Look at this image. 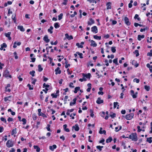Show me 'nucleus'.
Instances as JSON below:
<instances>
[{"instance_id": "f257e3e1", "label": "nucleus", "mask_w": 152, "mask_h": 152, "mask_svg": "<svg viewBox=\"0 0 152 152\" xmlns=\"http://www.w3.org/2000/svg\"><path fill=\"white\" fill-rule=\"evenodd\" d=\"M3 76L5 78L9 77L10 78H12V76L10 74V72L7 70H5L4 71L3 73Z\"/></svg>"}, {"instance_id": "f03ea898", "label": "nucleus", "mask_w": 152, "mask_h": 152, "mask_svg": "<svg viewBox=\"0 0 152 152\" xmlns=\"http://www.w3.org/2000/svg\"><path fill=\"white\" fill-rule=\"evenodd\" d=\"M129 138L132 139V140L136 141L137 140V134L136 133L132 134L129 136Z\"/></svg>"}, {"instance_id": "7ed1b4c3", "label": "nucleus", "mask_w": 152, "mask_h": 152, "mask_svg": "<svg viewBox=\"0 0 152 152\" xmlns=\"http://www.w3.org/2000/svg\"><path fill=\"white\" fill-rule=\"evenodd\" d=\"M14 143L11 140H8L6 143V146L8 148H10L12 147Z\"/></svg>"}, {"instance_id": "20e7f679", "label": "nucleus", "mask_w": 152, "mask_h": 152, "mask_svg": "<svg viewBox=\"0 0 152 152\" xmlns=\"http://www.w3.org/2000/svg\"><path fill=\"white\" fill-rule=\"evenodd\" d=\"M134 116V114L133 113H131L125 116V118L128 120H130L132 119Z\"/></svg>"}, {"instance_id": "39448f33", "label": "nucleus", "mask_w": 152, "mask_h": 152, "mask_svg": "<svg viewBox=\"0 0 152 152\" xmlns=\"http://www.w3.org/2000/svg\"><path fill=\"white\" fill-rule=\"evenodd\" d=\"M137 92H136L135 93L133 90H131L130 91L131 95L132 96L133 98H137Z\"/></svg>"}, {"instance_id": "423d86ee", "label": "nucleus", "mask_w": 152, "mask_h": 152, "mask_svg": "<svg viewBox=\"0 0 152 152\" xmlns=\"http://www.w3.org/2000/svg\"><path fill=\"white\" fill-rule=\"evenodd\" d=\"M91 31L94 32L96 33L98 32L97 28L96 26H94L91 28Z\"/></svg>"}, {"instance_id": "0eeeda50", "label": "nucleus", "mask_w": 152, "mask_h": 152, "mask_svg": "<svg viewBox=\"0 0 152 152\" xmlns=\"http://www.w3.org/2000/svg\"><path fill=\"white\" fill-rule=\"evenodd\" d=\"M124 20L125 23L128 26H129L130 24V23L129 22L128 18L126 17L124 18Z\"/></svg>"}, {"instance_id": "6e6552de", "label": "nucleus", "mask_w": 152, "mask_h": 152, "mask_svg": "<svg viewBox=\"0 0 152 152\" xmlns=\"http://www.w3.org/2000/svg\"><path fill=\"white\" fill-rule=\"evenodd\" d=\"M94 21L93 19L92 18H90L88 22V25L91 26L93 24H94Z\"/></svg>"}, {"instance_id": "1a4fd4ad", "label": "nucleus", "mask_w": 152, "mask_h": 152, "mask_svg": "<svg viewBox=\"0 0 152 152\" xmlns=\"http://www.w3.org/2000/svg\"><path fill=\"white\" fill-rule=\"evenodd\" d=\"M12 98V96H10L4 98V100L5 102H7L8 101H10L11 100Z\"/></svg>"}, {"instance_id": "9d476101", "label": "nucleus", "mask_w": 152, "mask_h": 152, "mask_svg": "<svg viewBox=\"0 0 152 152\" xmlns=\"http://www.w3.org/2000/svg\"><path fill=\"white\" fill-rule=\"evenodd\" d=\"M11 34V32H10L5 33V35L6 37L8 38L9 40H11V37H10Z\"/></svg>"}, {"instance_id": "9b49d317", "label": "nucleus", "mask_w": 152, "mask_h": 152, "mask_svg": "<svg viewBox=\"0 0 152 152\" xmlns=\"http://www.w3.org/2000/svg\"><path fill=\"white\" fill-rule=\"evenodd\" d=\"M96 102L98 104H100L103 102V100L101 99V98L99 97L98 98L96 101Z\"/></svg>"}, {"instance_id": "f8f14e48", "label": "nucleus", "mask_w": 152, "mask_h": 152, "mask_svg": "<svg viewBox=\"0 0 152 152\" xmlns=\"http://www.w3.org/2000/svg\"><path fill=\"white\" fill-rule=\"evenodd\" d=\"M57 147V146L56 145H53L52 146H49V149L51 151H53L54 149H56Z\"/></svg>"}, {"instance_id": "ddd939ff", "label": "nucleus", "mask_w": 152, "mask_h": 152, "mask_svg": "<svg viewBox=\"0 0 152 152\" xmlns=\"http://www.w3.org/2000/svg\"><path fill=\"white\" fill-rule=\"evenodd\" d=\"M43 40L47 43H48L50 41V39H48V37L47 35H45L44 37L43 38Z\"/></svg>"}, {"instance_id": "4468645a", "label": "nucleus", "mask_w": 152, "mask_h": 152, "mask_svg": "<svg viewBox=\"0 0 152 152\" xmlns=\"http://www.w3.org/2000/svg\"><path fill=\"white\" fill-rule=\"evenodd\" d=\"M91 46L96 47L97 46V44L93 40H91Z\"/></svg>"}, {"instance_id": "2eb2a0df", "label": "nucleus", "mask_w": 152, "mask_h": 152, "mask_svg": "<svg viewBox=\"0 0 152 152\" xmlns=\"http://www.w3.org/2000/svg\"><path fill=\"white\" fill-rule=\"evenodd\" d=\"M56 72V74L57 75L58 74H60L61 73V71L60 70V68L59 67H58L55 70Z\"/></svg>"}, {"instance_id": "dca6fc26", "label": "nucleus", "mask_w": 152, "mask_h": 152, "mask_svg": "<svg viewBox=\"0 0 152 152\" xmlns=\"http://www.w3.org/2000/svg\"><path fill=\"white\" fill-rule=\"evenodd\" d=\"M18 28L21 31L23 32L25 31V29L22 26H19L18 27Z\"/></svg>"}, {"instance_id": "f3484780", "label": "nucleus", "mask_w": 152, "mask_h": 152, "mask_svg": "<svg viewBox=\"0 0 152 152\" xmlns=\"http://www.w3.org/2000/svg\"><path fill=\"white\" fill-rule=\"evenodd\" d=\"M91 74L90 73H88L87 74H83V76L84 77H86V78H90L91 76Z\"/></svg>"}, {"instance_id": "a211bd4d", "label": "nucleus", "mask_w": 152, "mask_h": 152, "mask_svg": "<svg viewBox=\"0 0 152 152\" xmlns=\"http://www.w3.org/2000/svg\"><path fill=\"white\" fill-rule=\"evenodd\" d=\"M72 128L74 129L76 131H78L79 130V128L78 124H76L75 126H73Z\"/></svg>"}, {"instance_id": "6ab92c4d", "label": "nucleus", "mask_w": 152, "mask_h": 152, "mask_svg": "<svg viewBox=\"0 0 152 152\" xmlns=\"http://www.w3.org/2000/svg\"><path fill=\"white\" fill-rule=\"evenodd\" d=\"M21 43L20 42H18L17 43L16 42H15L14 43V45L13 46V47L14 48H15L17 47V45L18 46H19L20 45Z\"/></svg>"}, {"instance_id": "aec40b11", "label": "nucleus", "mask_w": 152, "mask_h": 152, "mask_svg": "<svg viewBox=\"0 0 152 152\" xmlns=\"http://www.w3.org/2000/svg\"><path fill=\"white\" fill-rule=\"evenodd\" d=\"M77 100V98H75L72 100L73 102H71L70 103V106H72L73 105L75 104L76 103V101Z\"/></svg>"}, {"instance_id": "412c9836", "label": "nucleus", "mask_w": 152, "mask_h": 152, "mask_svg": "<svg viewBox=\"0 0 152 152\" xmlns=\"http://www.w3.org/2000/svg\"><path fill=\"white\" fill-rule=\"evenodd\" d=\"M67 126V125L65 124L63 125V127L64 131H65L67 132H69V129L66 128Z\"/></svg>"}, {"instance_id": "4be33fe9", "label": "nucleus", "mask_w": 152, "mask_h": 152, "mask_svg": "<svg viewBox=\"0 0 152 152\" xmlns=\"http://www.w3.org/2000/svg\"><path fill=\"white\" fill-rule=\"evenodd\" d=\"M144 37L145 36L143 35H138L137 39L139 41H140L142 39L144 38Z\"/></svg>"}, {"instance_id": "5701e85b", "label": "nucleus", "mask_w": 152, "mask_h": 152, "mask_svg": "<svg viewBox=\"0 0 152 152\" xmlns=\"http://www.w3.org/2000/svg\"><path fill=\"white\" fill-rule=\"evenodd\" d=\"M102 127L100 128V130L99 131V133L100 134H105L106 133V132L105 130H104L102 131Z\"/></svg>"}, {"instance_id": "b1692460", "label": "nucleus", "mask_w": 152, "mask_h": 152, "mask_svg": "<svg viewBox=\"0 0 152 152\" xmlns=\"http://www.w3.org/2000/svg\"><path fill=\"white\" fill-rule=\"evenodd\" d=\"M111 3L110 2H108L106 4V6H107V9H111Z\"/></svg>"}, {"instance_id": "393cba45", "label": "nucleus", "mask_w": 152, "mask_h": 152, "mask_svg": "<svg viewBox=\"0 0 152 152\" xmlns=\"http://www.w3.org/2000/svg\"><path fill=\"white\" fill-rule=\"evenodd\" d=\"M122 127L121 126H119L118 127H115V131L118 132L121 129Z\"/></svg>"}, {"instance_id": "a878e982", "label": "nucleus", "mask_w": 152, "mask_h": 152, "mask_svg": "<svg viewBox=\"0 0 152 152\" xmlns=\"http://www.w3.org/2000/svg\"><path fill=\"white\" fill-rule=\"evenodd\" d=\"M53 28V27L52 26H50V28L48 29V32L50 33V34H52L53 33L52 30Z\"/></svg>"}, {"instance_id": "bb28decb", "label": "nucleus", "mask_w": 152, "mask_h": 152, "mask_svg": "<svg viewBox=\"0 0 152 152\" xmlns=\"http://www.w3.org/2000/svg\"><path fill=\"white\" fill-rule=\"evenodd\" d=\"M34 149H36L37 152H39L40 151V148L37 145H34Z\"/></svg>"}, {"instance_id": "cd10ccee", "label": "nucleus", "mask_w": 152, "mask_h": 152, "mask_svg": "<svg viewBox=\"0 0 152 152\" xmlns=\"http://www.w3.org/2000/svg\"><path fill=\"white\" fill-rule=\"evenodd\" d=\"M94 38L96 39L99 40L101 39V36H98L96 35L94 36Z\"/></svg>"}, {"instance_id": "c85d7f7f", "label": "nucleus", "mask_w": 152, "mask_h": 152, "mask_svg": "<svg viewBox=\"0 0 152 152\" xmlns=\"http://www.w3.org/2000/svg\"><path fill=\"white\" fill-rule=\"evenodd\" d=\"M54 26L56 28H57L59 27L60 25L58 23H56L54 24Z\"/></svg>"}, {"instance_id": "c756f323", "label": "nucleus", "mask_w": 152, "mask_h": 152, "mask_svg": "<svg viewBox=\"0 0 152 152\" xmlns=\"http://www.w3.org/2000/svg\"><path fill=\"white\" fill-rule=\"evenodd\" d=\"M15 14H13L12 15V19L14 21V23H16V18H15Z\"/></svg>"}, {"instance_id": "7c9ffc66", "label": "nucleus", "mask_w": 152, "mask_h": 152, "mask_svg": "<svg viewBox=\"0 0 152 152\" xmlns=\"http://www.w3.org/2000/svg\"><path fill=\"white\" fill-rule=\"evenodd\" d=\"M112 140V139L111 137H109L106 140L107 143H108L110 142Z\"/></svg>"}, {"instance_id": "2f4dec72", "label": "nucleus", "mask_w": 152, "mask_h": 152, "mask_svg": "<svg viewBox=\"0 0 152 152\" xmlns=\"http://www.w3.org/2000/svg\"><path fill=\"white\" fill-rule=\"evenodd\" d=\"M80 87H77L75 88L74 92L75 93H76L77 91L80 90Z\"/></svg>"}, {"instance_id": "473e14b6", "label": "nucleus", "mask_w": 152, "mask_h": 152, "mask_svg": "<svg viewBox=\"0 0 152 152\" xmlns=\"http://www.w3.org/2000/svg\"><path fill=\"white\" fill-rule=\"evenodd\" d=\"M147 141L150 143H151L152 142V137H150L148 138L147 139Z\"/></svg>"}, {"instance_id": "72a5a7b5", "label": "nucleus", "mask_w": 152, "mask_h": 152, "mask_svg": "<svg viewBox=\"0 0 152 152\" xmlns=\"http://www.w3.org/2000/svg\"><path fill=\"white\" fill-rule=\"evenodd\" d=\"M38 71L39 72H41L42 70H43V68L41 67V65H38Z\"/></svg>"}, {"instance_id": "f704fd0d", "label": "nucleus", "mask_w": 152, "mask_h": 152, "mask_svg": "<svg viewBox=\"0 0 152 152\" xmlns=\"http://www.w3.org/2000/svg\"><path fill=\"white\" fill-rule=\"evenodd\" d=\"M113 104H114V108H116V107L117 106V105H118V107H117V108H118V106H119V105H118V103L117 102H114V103H113Z\"/></svg>"}, {"instance_id": "c9c22d12", "label": "nucleus", "mask_w": 152, "mask_h": 152, "mask_svg": "<svg viewBox=\"0 0 152 152\" xmlns=\"http://www.w3.org/2000/svg\"><path fill=\"white\" fill-rule=\"evenodd\" d=\"M118 58H116L115 59H114L113 60V62L116 65H118Z\"/></svg>"}, {"instance_id": "e433bc0d", "label": "nucleus", "mask_w": 152, "mask_h": 152, "mask_svg": "<svg viewBox=\"0 0 152 152\" xmlns=\"http://www.w3.org/2000/svg\"><path fill=\"white\" fill-rule=\"evenodd\" d=\"M111 51L113 53H115L116 51L115 49V47H111Z\"/></svg>"}, {"instance_id": "4c0bfd02", "label": "nucleus", "mask_w": 152, "mask_h": 152, "mask_svg": "<svg viewBox=\"0 0 152 152\" xmlns=\"http://www.w3.org/2000/svg\"><path fill=\"white\" fill-rule=\"evenodd\" d=\"M97 148L99 149L100 151L102 150V148H103V146H97L96 147Z\"/></svg>"}, {"instance_id": "58836bf2", "label": "nucleus", "mask_w": 152, "mask_h": 152, "mask_svg": "<svg viewBox=\"0 0 152 152\" xmlns=\"http://www.w3.org/2000/svg\"><path fill=\"white\" fill-rule=\"evenodd\" d=\"M17 133L16 131V129L15 128V129H14L12 130L11 134L12 135H13L14 134H16Z\"/></svg>"}, {"instance_id": "ea45409f", "label": "nucleus", "mask_w": 152, "mask_h": 152, "mask_svg": "<svg viewBox=\"0 0 152 152\" xmlns=\"http://www.w3.org/2000/svg\"><path fill=\"white\" fill-rule=\"evenodd\" d=\"M63 15V14L62 13H61L58 16V19L59 20H60L62 18V16Z\"/></svg>"}, {"instance_id": "a19ab883", "label": "nucleus", "mask_w": 152, "mask_h": 152, "mask_svg": "<svg viewBox=\"0 0 152 152\" xmlns=\"http://www.w3.org/2000/svg\"><path fill=\"white\" fill-rule=\"evenodd\" d=\"M35 72L33 70L31 72H29L30 74L32 75V77L34 76V73Z\"/></svg>"}, {"instance_id": "79ce46f5", "label": "nucleus", "mask_w": 152, "mask_h": 152, "mask_svg": "<svg viewBox=\"0 0 152 152\" xmlns=\"http://www.w3.org/2000/svg\"><path fill=\"white\" fill-rule=\"evenodd\" d=\"M134 53L136 54V56L137 57L139 56V53L138 50H136L134 51Z\"/></svg>"}, {"instance_id": "37998d69", "label": "nucleus", "mask_w": 152, "mask_h": 152, "mask_svg": "<svg viewBox=\"0 0 152 152\" xmlns=\"http://www.w3.org/2000/svg\"><path fill=\"white\" fill-rule=\"evenodd\" d=\"M76 45L79 48H83V46L82 45H80V43H77L76 44Z\"/></svg>"}, {"instance_id": "c03bdc74", "label": "nucleus", "mask_w": 152, "mask_h": 152, "mask_svg": "<svg viewBox=\"0 0 152 152\" xmlns=\"http://www.w3.org/2000/svg\"><path fill=\"white\" fill-rule=\"evenodd\" d=\"M0 119L1 121H3L4 122V123H6L7 121L6 119L2 117Z\"/></svg>"}, {"instance_id": "a18cd8bd", "label": "nucleus", "mask_w": 152, "mask_h": 152, "mask_svg": "<svg viewBox=\"0 0 152 152\" xmlns=\"http://www.w3.org/2000/svg\"><path fill=\"white\" fill-rule=\"evenodd\" d=\"M90 113H91L90 116L92 117H93L94 116V114H93V111L91 109L90 111Z\"/></svg>"}, {"instance_id": "49530a36", "label": "nucleus", "mask_w": 152, "mask_h": 152, "mask_svg": "<svg viewBox=\"0 0 152 152\" xmlns=\"http://www.w3.org/2000/svg\"><path fill=\"white\" fill-rule=\"evenodd\" d=\"M79 81L81 82H83V81H86V79L85 77H83L82 78H80L79 80Z\"/></svg>"}, {"instance_id": "de8ad7c7", "label": "nucleus", "mask_w": 152, "mask_h": 152, "mask_svg": "<svg viewBox=\"0 0 152 152\" xmlns=\"http://www.w3.org/2000/svg\"><path fill=\"white\" fill-rule=\"evenodd\" d=\"M133 82H136V83H138L140 82V80L137 78H135L133 80Z\"/></svg>"}, {"instance_id": "09e8293b", "label": "nucleus", "mask_w": 152, "mask_h": 152, "mask_svg": "<svg viewBox=\"0 0 152 152\" xmlns=\"http://www.w3.org/2000/svg\"><path fill=\"white\" fill-rule=\"evenodd\" d=\"M27 86L28 87L29 89L30 90H33V86H31L30 84H28L27 85Z\"/></svg>"}, {"instance_id": "8fccbe9b", "label": "nucleus", "mask_w": 152, "mask_h": 152, "mask_svg": "<svg viewBox=\"0 0 152 152\" xmlns=\"http://www.w3.org/2000/svg\"><path fill=\"white\" fill-rule=\"evenodd\" d=\"M145 89L147 91H148L150 90V87L149 86H147L146 85L145 86Z\"/></svg>"}, {"instance_id": "3c124183", "label": "nucleus", "mask_w": 152, "mask_h": 152, "mask_svg": "<svg viewBox=\"0 0 152 152\" xmlns=\"http://www.w3.org/2000/svg\"><path fill=\"white\" fill-rule=\"evenodd\" d=\"M77 53L78 55L80 56V58H83V54L82 53H80L79 52H77Z\"/></svg>"}, {"instance_id": "603ef678", "label": "nucleus", "mask_w": 152, "mask_h": 152, "mask_svg": "<svg viewBox=\"0 0 152 152\" xmlns=\"http://www.w3.org/2000/svg\"><path fill=\"white\" fill-rule=\"evenodd\" d=\"M21 121H22L23 122V124L24 125L25 124L26 122V119L24 118H23L21 120Z\"/></svg>"}, {"instance_id": "864d4df0", "label": "nucleus", "mask_w": 152, "mask_h": 152, "mask_svg": "<svg viewBox=\"0 0 152 152\" xmlns=\"http://www.w3.org/2000/svg\"><path fill=\"white\" fill-rule=\"evenodd\" d=\"M147 55L151 56H152V50H151L150 51V52L148 53Z\"/></svg>"}, {"instance_id": "5fc2aeb1", "label": "nucleus", "mask_w": 152, "mask_h": 152, "mask_svg": "<svg viewBox=\"0 0 152 152\" xmlns=\"http://www.w3.org/2000/svg\"><path fill=\"white\" fill-rule=\"evenodd\" d=\"M87 1L90 3H95V4L96 3V2L95 1V0H87Z\"/></svg>"}, {"instance_id": "6e6d98bb", "label": "nucleus", "mask_w": 152, "mask_h": 152, "mask_svg": "<svg viewBox=\"0 0 152 152\" xmlns=\"http://www.w3.org/2000/svg\"><path fill=\"white\" fill-rule=\"evenodd\" d=\"M43 86L46 87V88H47L50 86L49 85L46 84L45 83H44L43 84Z\"/></svg>"}, {"instance_id": "4d7b16f0", "label": "nucleus", "mask_w": 152, "mask_h": 152, "mask_svg": "<svg viewBox=\"0 0 152 152\" xmlns=\"http://www.w3.org/2000/svg\"><path fill=\"white\" fill-rule=\"evenodd\" d=\"M51 96L53 98H56L57 97V95L56 94H51Z\"/></svg>"}, {"instance_id": "13d9d810", "label": "nucleus", "mask_w": 152, "mask_h": 152, "mask_svg": "<svg viewBox=\"0 0 152 152\" xmlns=\"http://www.w3.org/2000/svg\"><path fill=\"white\" fill-rule=\"evenodd\" d=\"M58 42L57 41H56L54 42H51L50 43L51 45H56L57 44Z\"/></svg>"}, {"instance_id": "bf43d9fd", "label": "nucleus", "mask_w": 152, "mask_h": 152, "mask_svg": "<svg viewBox=\"0 0 152 152\" xmlns=\"http://www.w3.org/2000/svg\"><path fill=\"white\" fill-rule=\"evenodd\" d=\"M1 46H2L3 48H6L7 47V45L5 43H3L1 45Z\"/></svg>"}, {"instance_id": "052dcab7", "label": "nucleus", "mask_w": 152, "mask_h": 152, "mask_svg": "<svg viewBox=\"0 0 152 152\" xmlns=\"http://www.w3.org/2000/svg\"><path fill=\"white\" fill-rule=\"evenodd\" d=\"M115 116H116V114L115 113H113V114H111L110 115V117L112 118H113L114 117H115Z\"/></svg>"}, {"instance_id": "680f3d73", "label": "nucleus", "mask_w": 152, "mask_h": 152, "mask_svg": "<svg viewBox=\"0 0 152 152\" xmlns=\"http://www.w3.org/2000/svg\"><path fill=\"white\" fill-rule=\"evenodd\" d=\"M32 79L33 80V81H32V83L34 84L35 85V83L36 81H37V80L36 79H34L33 78H32Z\"/></svg>"}, {"instance_id": "e2e57ef3", "label": "nucleus", "mask_w": 152, "mask_h": 152, "mask_svg": "<svg viewBox=\"0 0 152 152\" xmlns=\"http://www.w3.org/2000/svg\"><path fill=\"white\" fill-rule=\"evenodd\" d=\"M7 121L9 122L12 121H13V119L9 117L8 118Z\"/></svg>"}, {"instance_id": "0e129e2a", "label": "nucleus", "mask_w": 152, "mask_h": 152, "mask_svg": "<svg viewBox=\"0 0 152 152\" xmlns=\"http://www.w3.org/2000/svg\"><path fill=\"white\" fill-rule=\"evenodd\" d=\"M73 83H70V84L69 85V86L70 87L72 88H74L75 86H73Z\"/></svg>"}, {"instance_id": "69168bd1", "label": "nucleus", "mask_w": 152, "mask_h": 152, "mask_svg": "<svg viewBox=\"0 0 152 152\" xmlns=\"http://www.w3.org/2000/svg\"><path fill=\"white\" fill-rule=\"evenodd\" d=\"M4 130V128L2 126H0V132H2Z\"/></svg>"}, {"instance_id": "338daca9", "label": "nucleus", "mask_w": 152, "mask_h": 152, "mask_svg": "<svg viewBox=\"0 0 152 152\" xmlns=\"http://www.w3.org/2000/svg\"><path fill=\"white\" fill-rule=\"evenodd\" d=\"M38 115L39 116H42L43 117L45 115L42 112H41Z\"/></svg>"}, {"instance_id": "774afa93", "label": "nucleus", "mask_w": 152, "mask_h": 152, "mask_svg": "<svg viewBox=\"0 0 152 152\" xmlns=\"http://www.w3.org/2000/svg\"><path fill=\"white\" fill-rule=\"evenodd\" d=\"M15 150L14 148H11V150L9 152H15Z\"/></svg>"}]
</instances>
